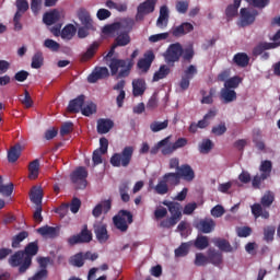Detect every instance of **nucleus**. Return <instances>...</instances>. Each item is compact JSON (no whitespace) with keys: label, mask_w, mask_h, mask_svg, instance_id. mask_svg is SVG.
<instances>
[{"label":"nucleus","mask_w":280,"mask_h":280,"mask_svg":"<svg viewBox=\"0 0 280 280\" xmlns=\"http://www.w3.org/2000/svg\"><path fill=\"white\" fill-rule=\"evenodd\" d=\"M93 240V233L89 231V225L84 224L79 234L72 235L68 238L69 246L75 244H89Z\"/></svg>","instance_id":"obj_9"},{"label":"nucleus","mask_w":280,"mask_h":280,"mask_svg":"<svg viewBox=\"0 0 280 280\" xmlns=\"http://www.w3.org/2000/svg\"><path fill=\"white\" fill-rule=\"evenodd\" d=\"M135 154V147L128 145L122 149L120 153H114L109 160L113 167H128Z\"/></svg>","instance_id":"obj_5"},{"label":"nucleus","mask_w":280,"mask_h":280,"mask_svg":"<svg viewBox=\"0 0 280 280\" xmlns=\"http://www.w3.org/2000/svg\"><path fill=\"white\" fill-rule=\"evenodd\" d=\"M272 202H275V192L268 190L261 197L260 205H262V207L265 208H268L272 207Z\"/></svg>","instance_id":"obj_45"},{"label":"nucleus","mask_w":280,"mask_h":280,"mask_svg":"<svg viewBox=\"0 0 280 280\" xmlns=\"http://www.w3.org/2000/svg\"><path fill=\"white\" fill-rule=\"evenodd\" d=\"M209 264V256L202 253H197L195 257V266H207Z\"/></svg>","instance_id":"obj_56"},{"label":"nucleus","mask_w":280,"mask_h":280,"mask_svg":"<svg viewBox=\"0 0 280 280\" xmlns=\"http://www.w3.org/2000/svg\"><path fill=\"white\" fill-rule=\"evenodd\" d=\"M163 56L166 65L174 67L183 57V45L180 43L171 44Z\"/></svg>","instance_id":"obj_6"},{"label":"nucleus","mask_w":280,"mask_h":280,"mask_svg":"<svg viewBox=\"0 0 280 280\" xmlns=\"http://www.w3.org/2000/svg\"><path fill=\"white\" fill-rule=\"evenodd\" d=\"M114 226L120 233H126L128 231V225L132 224V212L128 210H120L115 217H113Z\"/></svg>","instance_id":"obj_7"},{"label":"nucleus","mask_w":280,"mask_h":280,"mask_svg":"<svg viewBox=\"0 0 280 280\" xmlns=\"http://www.w3.org/2000/svg\"><path fill=\"white\" fill-rule=\"evenodd\" d=\"M130 189L128 182H124L119 185V194L122 202H130V195H128V190Z\"/></svg>","instance_id":"obj_47"},{"label":"nucleus","mask_w":280,"mask_h":280,"mask_svg":"<svg viewBox=\"0 0 280 280\" xmlns=\"http://www.w3.org/2000/svg\"><path fill=\"white\" fill-rule=\"evenodd\" d=\"M44 47L50 51H60V44L54 39H45Z\"/></svg>","instance_id":"obj_53"},{"label":"nucleus","mask_w":280,"mask_h":280,"mask_svg":"<svg viewBox=\"0 0 280 280\" xmlns=\"http://www.w3.org/2000/svg\"><path fill=\"white\" fill-rule=\"evenodd\" d=\"M37 233H39L42 237H50V238L58 237V229L49 225H45L37 229Z\"/></svg>","instance_id":"obj_33"},{"label":"nucleus","mask_w":280,"mask_h":280,"mask_svg":"<svg viewBox=\"0 0 280 280\" xmlns=\"http://www.w3.org/2000/svg\"><path fill=\"white\" fill-rule=\"evenodd\" d=\"M170 65L160 66L159 70L153 74V82H159V80H165V78L172 73Z\"/></svg>","instance_id":"obj_30"},{"label":"nucleus","mask_w":280,"mask_h":280,"mask_svg":"<svg viewBox=\"0 0 280 280\" xmlns=\"http://www.w3.org/2000/svg\"><path fill=\"white\" fill-rule=\"evenodd\" d=\"M14 191V184L13 183H9L7 185L0 186V194H2L3 196H5L7 198H9V196H12Z\"/></svg>","instance_id":"obj_55"},{"label":"nucleus","mask_w":280,"mask_h":280,"mask_svg":"<svg viewBox=\"0 0 280 280\" xmlns=\"http://www.w3.org/2000/svg\"><path fill=\"white\" fill-rule=\"evenodd\" d=\"M45 61V58L43 57V52L37 51L32 58L31 67L32 69H40L43 67V62Z\"/></svg>","instance_id":"obj_48"},{"label":"nucleus","mask_w":280,"mask_h":280,"mask_svg":"<svg viewBox=\"0 0 280 280\" xmlns=\"http://www.w3.org/2000/svg\"><path fill=\"white\" fill-rule=\"evenodd\" d=\"M155 58L156 56L154 55V51L148 50L147 52H144L143 58L139 59L138 69L143 71V73H148Z\"/></svg>","instance_id":"obj_15"},{"label":"nucleus","mask_w":280,"mask_h":280,"mask_svg":"<svg viewBox=\"0 0 280 280\" xmlns=\"http://www.w3.org/2000/svg\"><path fill=\"white\" fill-rule=\"evenodd\" d=\"M276 231L277 230L272 225L264 229V241L267 242V244L273 242Z\"/></svg>","instance_id":"obj_50"},{"label":"nucleus","mask_w":280,"mask_h":280,"mask_svg":"<svg viewBox=\"0 0 280 280\" xmlns=\"http://www.w3.org/2000/svg\"><path fill=\"white\" fill-rule=\"evenodd\" d=\"M20 101L25 108H32V106H34V101L32 100V95H30L27 90H24V96H21Z\"/></svg>","instance_id":"obj_51"},{"label":"nucleus","mask_w":280,"mask_h":280,"mask_svg":"<svg viewBox=\"0 0 280 280\" xmlns=\"http://www.w3.org/2000/svg\"><path fill=\"white\" fill-rule=\"evenodd\" d=\"M43 21L45 25H55V23L60 21V12L56 9L50 12H46L43 16Z\"/></svg>","instance_id":"obj_27"},{"label":"nucleus","mask_w":280,"mask_h":280,"mask_svg":"<svg viewBox=\"0 0 280 280\" xmlns=\"http://www.w3.org/2000/svg\"><path fill=\"white\" fill-rule=\"evenodd\" d=\"M15 7L18 12H22V14H25L30 10V2H27V0H16Z\"/></svg>","instance_id":"obj_54"},{"label":"nucleus","mask_w":280,"mask_h":280,"mask_svg":"<svg viewBox=\"0 0 280 280\" xmlns=\"http://www.w3.org/2000/svg\"><path fill=\"white\" fill-rule=\"evenodd\" d=\"M257 10H248L246 8L241 9V27H248V25H253L255 23V19H257Z\"/></svg>","instance_id":"obj_13"},{"label":"nucleus","mask_w":280,"mask_h":280,"mask_svg":"<svg viewBox=\"0 0 280 280\" xmlns=\"http://www.w3.org/2000/svg\"><path fill=\"white\" fill-rule=\"evenodd\" d=\"M162 179L167 185H171V187H176V186L180 185V177L178 175V172H176V173H165L163 175Z\"/></svg>","instance_id":"obj_32"},{"label":"nucleus","mask_w":280,"mask_h":280,"mask_svg":"<svg viewBox=\"0 0 280 280\" xmlns=\"http://www.w3.org/2000/svg\"><path fill=\"white\" fill-rule=\"evenodd\" d=\"M156 10V0H145L137 7L136 21H143L148 14H152Z\"/></svg>","instance_id":"obj_11"},{"label":"nucleus","mask_w":280,"mask_h":280,"mask_svg":"<svg viewBox=\"0 0 280 280\" xmlns=\"http://www.w3.org/2000/svg\"><path fill=\"white\" fill-rule=\"evenodd\" d=\"M94 233L100 244H106V242H108L109 236H108V230L106 229V224L98 223L94 225Z\"/></svg>","instance_id":"obj_21"},{"label":"nucleus","mask_w":280,"mask_h":280,"mask_svg":"<svg viewBox=\"0 0 280 280\" xmlns=\"http://www.w3.org/2000/svg\"><path fill=\"white\" fill-rule=\"evenodd\" d=\"M84 100H86V96H84V94H81L77 98L71 100L67 107L68 113H72V114L81 113L82 107L84 106Z\"/></svg>","instance_id":"obj_19"},{"label":"nucleus","mask_w":280,"mask_h":280,"mask_svg":"<svg viewBox=\"0 0 280 280\" xmlns=\"http://www.w3.org/2000/svg\"><path fill=\"white\" fill-rule=\"evenodd\" d=\"M113 126H115V122L110 119L101 118L97 120V132L98 135H106L110 132Z\"/></svg>","instance_id":"obj_24"},{"label":"nucleus","mask_w":280,"mask_h":280,"mask_svg":"<svg viewBox=\"0 0 280 280\" xmlns=\"http://www.w3.org/2000/svg\"><path fill=\"white\" fill-rule=\"evenodd\" d=\"M170 126V120L164 121H153L150 124L151 132H161V130H165Z\"/></svg>","instance_id":"obj_46"},{"label":"nucleus","mask_w":280,"mask_h":280,"mask_svg":"<svg viewBox=\"0 0 280 280\" xmlns=\"http://www.w3.org/2000/svg\"><path fill=\"white\" fill-rule=\"evenodd\" d=\"M277 47H280V40L279 43L260 42L253 48V56H261V60H268L270 58L268 49H277Z\"/></svg>","instance_id":"obj_10"},{"label":"nucleus","mask_w":280,"mask_h":280,"mask_svg":"<svg viewBox=\"0 0 280 280\" xmlns=\"http://www.w3.org/2000/svg\"><path fill=\"white\" fill-rule=\"evenodd\" d=\"M199 150L201 154H209L213 150V142L210 139H206L201 142Z\"/></svg>","instance_id":"obj_52"},{"label":"nucleus","mask_w":280,"mask_h":280,"mask_svg":"<svg viewBox=\"0 0 280 280\" xmlns=\"http://www.w3.org/2000/svg\"><path fill=\"white\" fill-rule=\"evenodd\" d=\"M190 32H194V25L189 22H184L180 25L173 27L171 34L172 36H175V38H180V36H185Z\"/></svg>","instance_id":"obj_18"},{"label":"nucleus","mask_w":280,"mask_h":280,"mask_svg":"<svg viewBox=\"0 0 280 280\" xmlns=\"http://www.w3.org/2000/svg\"><path fill=\"white\" fill-rule=\"evenodd\" d=\"M194 226L199 233H213L215 231V221L212 218L206 217L194 222Z\"/></svg>","instance_id":"obj_12"},{"label":"nucleus","mask_w":280,"mask_h":280,"mask_svg":"<svg viewBox=\"0 0 280 280\" xmlns=\"http://www.w3.org/2000/svg\"><path fill=\"white\" fill-rule=\"evenodd\" d=\"M219 100L222 104H232L237 101V92L230 90L229 88H222L219 93Z\"/></svg>","instance_id":"obj_16"},{"label":"nucleus","mask_w":280,"mask_h":280,"mask_svg":"<svg viewBox=\"0 0 280 280\" xmlns=\"http://www.w3.org/2000/svg\"><path fill=\"white\" fill-rule=\"evenodd\" d=\"M71 132H73V122L71 121L63 122L60 128V136L67 137V135H71Z\"/></svg>","instance_id":"obj_57"},{"label":"nucleus","mask_w":280,"mask_h":280,"mask_svg":"<svg viewBox=\"0 0 280 280\" xmlns=\"http://www.w3.org/2000/svg\"><path fill=\"white\" fill-rule=\"evenodd\" d=\"M177 175L179 176V179L183 178L186 183H191L194 178H196V172H194V168H191L189 164L180 165Z\"/></svg>","instance_id":"obj_17"},{"label":"nucleus","mask_w":280,"mask_h":280,"mask_svg":"<svg viewBox=\"0 0 280 280\" xmlns=\"http://www.w3.org/2000/svg\"><path fill=\"white\" fill-rule=\"evenodd\" d=\"M162 205L164 207H167L168 212L171 213V218L164 219L160 222L161 229H172L180 222V219L183 218V205H180L178 201H162Z\"/></svg>","instance_id":"obj_3"},{"label":"nucleus","mask_w":280,"mask_h":280,"mask_svg":"<svg viewBox=\"0 0 280 280\" xmlns=\"http://www.w3.org/2000/svg\"><path fill=\"white\" fill-rule=\"evenodd\" d=\"M97 113V105L93 102H88L82 108L81 114L84 117H91V115H95Z\"/></svg>","instance_id":"obj_44"},{"label":"nucleus","mask_w":280,"mask_h":280,"mask_svg":"<svg viewBox=\"0 0 280 280\" xmlns=\"http://www.w3.org/2000/svg\"><path fill=\"white\" fill-rule=\"evenodd\" d=\"M30 237V233L27 231H22L12 237L11 246L12 248H21V242L27 240Z\"/></svg>","instance_id":"obj_42"},{"label":"nucleus","mask_w":280,"mask_h":280,"mask_svg":"<svg viewBox=\"0 0 280 280\" xmlns=\"http://www.w3.org/2000/svg\"><path fill=\"white\" fill-rule=\"evenodd\" d=\"M39 170H40V162L38 161V159L31 162L28 165V172H30L28 178H31L33 180L38 178Z\"/></svg>","instance_id":"obj_43"},{"label":"nucleus","mask_w":280,"mask_h":280,"mask_svg":"<svg viewBox=\"0 0 280 280\" xmlns=\"http://www.w3.org/2000/svg\"><path fill=\"white\" fill-rule=\"evenodd\" d=\"M112 208H113V200L110 199L103 200L94 207V209L92 210V215L94 218H100L102 213H108V211H110Z\"/></svg>","instance_id":"obj_20"},{"label":"nucleus","mask_w":280,"mask_h":280,"mask_svg":"<svg viewBox=\"0 0 280 280\" xmlns=\"http://www.w3.org/2000/svg\"><path fill=\"white\" fill-rule=\"evenodd\" d=\"M233 62L236 67H248V63L250 62V57L246 52H237L233 57Z\"/></svg>","instance_id":"obj_28"},{"label":"nucleus","mask_w":280,"mask_h":280,"mask_svg":"<svg viewBox=\"0 0 280 280\" xmlns=\"http://www.w3.org/2000/svg\"><path fill=\"white\" fill-rule=\"evenodd\" d=\"M192 246L197 248V250H205V248H209V237L205 235H198L195 241H192Z\"/></svg>","instance_id":"obj_38"},{"label":"nucleus","mask_w":280,"mask_h":280,"mask_svg":"<svg viewBox=\"0 0 280 280\" xmlns=\"http://www.w3.org/2000/svg\"><path fill=\"white\" fill-rule=\"evenodd\" d=\"M110 75L108 68L106 67H96L88 77V82L90 84H95L98 80H106Z\"/></svg>","instance_id":"obj_14"},{"label":"nucleus","mask_w":280,"mask_h":280,"mask_svg":"<svg viewBox=\"0 0 280 280\" xmlns=\"http://www.w3.org/2000/svg\"><path fill=\"white\" fill-rule=\"evenodd\" d=\"M132 59H117L112 58L109 60V69L112 75H117L118 78H128L130 75V69H132Z\"/></svg>","instance_id":"obj_4"},{"label":"nucleus","mask_w":280,"mask_h":280,"mask_svg":"<svg viewBox=\"0 0 280 280\" xmlns=\"http://www.w3.org/2000/svg\"><path fill=\"white\" fill-rule=\"evenodd\" d=\"M49 277V271L39 269L30 280H45Z\"/></svg>","instance_id":"obj_64"},{"label":"nucleus","mask_w":280,"mask_h":280,"mask_svg":"<svg viewBox=\"0 0 280 280\" xmlns=\"http://www.w3.org/2000/svg\"><path fill=\"white\" fill-rule=\"evenodd\" d=\"M183 58L184 60H186L187 62H191V60L194 59L195 56V51H194V47L190 46L188 48H183Z\"/></svg>","instance_id":"obj_62"},{"label":"nucleus","mask_w":280,"mask_h":280,"mask_svg":"<svg viewBox=\"0 0 280 280\" xmlns=\"http://www.w3.org/2000/svg\"><path fill=\"white\" fill-rule=\"evenodd\" d=\"M246 1L254 8H258L260 10H264V8H266L270 3V0H246Z\"/></svg>","instance_id":"obj_58"},{"label":"nucleus","mask_w":280,"mask_h":280,"mask_svg":"<svg viewBox=\"0 0 280 280\" xmlns=\"http://www.w3.org/2000/svg\"><path fill=\"white\" fill-rule=\"evenodd\" d=\"M226 132V124L221 122L218 126L212 127V135H215L217 137H222Z\"/></svg>","instance_id":"obj_59"},{"label":"nucleus","mask_w":280,"mask_h":280,"mask_svg":"<svg viewBox=\"0 0 280 280\" xmlns=\"http://www.w3.org/2000/svg\"><path fill=\"white\" fill-rule=\"evenodd\" d=\"M78 19L84 27H93V19L86 9H81L78 12Z\"/></svg>","instance_id":"obj_26"},{"label":"nucleus","mask_w":280,"mask_h":280,"mask_svg":"<svg viewBox=\"0 0 280 280\" xmlns=\"http://www.w3.org/2000/svg\"><path fill=\"white\" fill-rule=\"evenodd\" d=\"M147 84L145 79H135L132 81V95L133 97H141L145 93Z\"/></svg>","instance_id":"obj_23"},{"label":"nucleus","mask_w":280,"mask_h":280,"mask_svg":"<svg viewBox=\"0 0 280 280\" xmlns=\"http://www.w3.org/2000/svg\"><path fill=\"white\" fill-rule=\"evenodd\" d=\"M259 172H261L262 178H270V174H272V162L270 160L262 161Z\"/></svg>","instance_id":"obj_41"},{"label":"nucleus","mask_w":280,"mask_h":280,"mask_svg":"<svg viewBox=\"0 0 280 280\" xmlns=\"http://www.w3.org/2000/svg\"><path fill=\"white\" fill-rule=\"evenodd\" d=\"M240 5H242V0H234L233 4H229L225 9V16L231 20L237 16V10H240Z\"/></svg>","instance_id":"obj_35"},{"label":"nucleus","mask_w":280,"mask_h":280,"mask_svg":"<svg viewBox=\"0 0 280 280\" xmlns=\"http://www.w3.org/2000/svg\"><path fill=\"white\" fill-rule=\"evenodd\" d=\"M194 246V241L182 243L178 248L175 249V257H187L189 255V248Z\"/></svg>","instance_id":"obj_37"},{"label":"nucleus","mask_w":280,"mask_h":280,"mask_svg":"<svg viewBox=\"0 0 280 280\" xmlns=\"http://www.w3.org/2000/svg\"><path fill=\"white\" fill-rule=\"evenodd\" d=\"M43 187L33 186L30 192V200L35 207L43 206Z\"/></svg>","instance_id":"obj_22"},{"label":"nucleus","mask_w":280,"mask_h":280,"mask_svg":"<svg viewBox=\"0 0 280 280\" xmlns=\"http://www.w3.org/2000/svg\"><path fill=\"white\" fill-rule=\"evenodd\" d=\"M86 178H89V171L84 166L77 167L70 175V180L75 189H86Z\"/></svg>","instance_id":"obj_8"},{"label":"nucleus","mask_w":280,"mask_h":280,"mask_svg":"<svg viewBox=\"0 0 280 280\" xmlns=\"http://www.w3.org/2000/svg\"><path fill=\"white\" fill-rule=\"evenodd\" d=\"M38 255V243H28L23 250H18L8 259L11 268H19L20 275H25L32 268V259Z\"/></svg>","instance_id":"obj_1"},{"label":"nucleus","mask_w":280,"mask_h":280,"mask_svg":"<svg viewBox=\"0 0 280 280\" xmlns=\"http://www.w3.org/2000/svg\"><path fill=\"white\" fill-rule=\"evenodd\" d=\"M242 82H244V79L242 77L234 75L225 81L223 88L235 91V89H237L242 84Z\"/></svg>","instance_id":"obj_39"},{"label":"nucleus","mask_w":280,"mask_h":280,"mask_svg":"<svg viewBox=\"0 0 280 280\" xmlns=\"http://www.w3.org/2000/svg\"><path fill=\"white\" fill-rule=\"evenodd\" d=\"M75 32H78V28H75L73 24H67L61 30V38H63V40H71L75 36Z\"/></svg>","instance_id":"obj_36"},{"label":"nucleus","mask_w":280,"mask_h":280,"mask_svg":"<svg viewBox=\"0 0 280 280\" xmlns=\"http://www.w3.org/2000/svg\"><path fill=\"white\" fill-rule=\"evenodd\" d=\"M210 213L213 218H222L225 213V210L221 205H217L211 209Z\"/></svg>","instance_id":"obj_61"},{"label":"nucleus","mask_w":280,"mask_h":280,"mask_svg":"<svg viewBox=\"0 0 280 280\" xmlns=\"http://www.w3.org/2000/svg\"><path fill=\"white\" fill-rule=\"evenodd\" d=\"M213 244L222 253H233V246H231V243L226 238H214Z\"/></svg>","instance_id":"obj_29"},{"label":"nucleus","mask_w":280,"mask_h":280,"mask_svg":"<svg viewBox=\"0 0 280 280\" xmlns=\"http://www.w3.org/2000/svg\"><path fill=\"white\" fill-rule=\"evenodd\" d=\"M155 192L159 194V196H165V194L170 192V185H167L164 179H160L156 186L154 187Z\"/></svg>","instance_id":"obj_49"},{"label":"nucleus","mask_w":280,"mask_h":280,"mask_svg":"<svg viewBox=\"0 0 280 280\" xmlns=\"http://www.w3.org/2000/svg\"><path fill=\"white\" fill-rule=\"evenodd\" d=\"M135 27V20L126 19L120 22H115L113 24L105 25L103 27V34H117L114 39L116 47H126L130 45V30Z\"/></svg>","instance_id":"obj_2"},{"label":"nucleus","mask_w":280,"mask_h":280,"mask_svg":"<svg viewBox=\"0 0 280 280\" xmlns=\"http://www.w3.org/2000/svg\"><path fill=\"white\" fill-rule=\"evenodd\" d=\"M21 156V144H15L8 151L9 163H16Z\"/></svg>","instance_id":"obj_40"},{"label":"nucleus","mask_w":280,"mask_h":280,"mask_svg":"<svg viewBox=\"0 0 280 280\" xmlns=\"http://www.w3.org/2000/svg\"><path fill=\"white\" fill-rule=\"evenodd\" d=\"M69 207H70L71 213H78V211H80V208L82 207V201L78 197H74L71 200V203L69 205Z\"/></svg>","instance_id":"obj_60"},{"label":"nucleus","mask_w":280,"mask_h":280,"mask_svg":"<svg viewBox=\"0 0 280 280\" xmlns=\"http://www.w3.org/2000/svg\"><path fill=\"white\" fill-rule=\"evenodd\" d=\"M222 261V253L215 249H210L208 252V264H212V266H221Z\"/></svg>","instance_id":"obj_31"},{"label":"nucleus","mask_w":280,"mask_h":280,"mask_svg":"<svg viewBox=\"0 0 280 280\" xmlns=\"http://www.w3.org/2000/svg\"><path fill=\"white\" fill-rule=\"evenodd\" d=\"M84 261H86V257L82 252L74 254L69 259L70 266H73L74 268H82V266H84Z\"/></svg>","instance_id":"obj_34"},{"label":"nucleus","mask_w":280,"mask_h":280,"mask_svg":"<svg viewBox=\"0 0 280 280\" xmlns=\"http://www.w3.org/2000/svg\"><path fill=\"white\" fill-rule=\"evenodd\" d=\"M100 49L98 42H93L86 49L85 52L81 55V62H89L95 54H97V50Z\"/></svg>","instance_id":"obj_25"},{"label":"nucleus","mask_w":280,"mask_h":280,"mask_svg":"<svg viewBox=\"0 0 280 280\" xmlns=\"http://www.w3.org/2000/svg\"><path fill=\"white\" fill-rule=\"evenodd\" d=\"M27 78H30V72L25 70H20L14 74L13 80H15L16 82H25Z\"/></svg>","instance_id":"obj_63"}]
</instances>
